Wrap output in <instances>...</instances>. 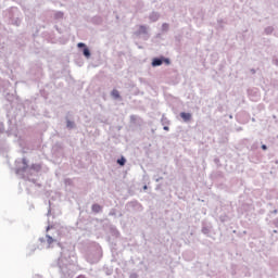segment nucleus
<instances>
[{
	"label": "nucleus",
	"instance_id": "obj_1",
	"mask_svg": "<svg viewBox=\"0 0 278 278\" xmlns=\"http://www.w3.org/2000/svg\"><path fill=\"white\" fill-rule=\"evenodd\" d=\"M163 63H164L163 59L155 58L152 60V66H162Z\"/></svg>",
	"mask_w": 278,
	"mask_h": 278
},
{
	"label": "nucleus",
	"instance_id": "obj_2",
	"mask_svg": "<svg viewBox=\"0 0 278 278\" xmlns=\"http://www.w3.org/2000/svg\"><path fill=\"white\" fill-rule=\"evenodd\" d=\"M180 116H181V118L186 122V123H188V121H190V118H192V115L190 114V113H180Z\"/></svg>",
	"mask_w": 278,
	"mask_h": 278
},
{
	"label": "nucleus",
	"instance_id": "obj_3",
	"mask_svg": "<svg viewBox=\"0 0 278 278\" xmlns=\"http://www.w3.org/2000/svg\"><path fill=\"white\" fill-rule=\"evenodd\" d=\"M102 207L99 204H93L92 205V212H94L96 214H99V212H101Z\"/></svg>",
	"mask_w": 278,
	"mask_h": 278
},
{
	"label": "nucleus",
	"instance_id": "obj_4",
	"mask_svg": "<svg viewBox=\"0 0 278 278\" xmlns=\"http://www.w3.org/2000/svg\"><path fill=\"white\" fill-rule=\"evenodd\" d=\"M112 97H114V99H121V93L118 92V90L114 89L112 91Z\"/></svg>",
	"mask_w": 278,
	"mask_h": 278
},
{
	"label": "nucleus",
	"instance_id": "obj_5",
	"mask_svg": "<svg viewBox=\"0 0 278 278\" xmlns=\"http://www.w3.org/2000/svg\"><path fill=\"white\" fill-rule=\"evenodd\" d=\"M83 53L85 58H90V50L88 48H84Z\"/></svg>",
	"mask_w": 278,
	"mask_h": 278
},
{
	"label": "nucleus",
	"instance_id": "obj_6",
	"mask_svg": "<svg viewBox=\"0 0 278 278\" xmlns=\"http://www.w3.org/2000/svg\"><path fill=\"white\" fill-rule=\"evenodd\" d=\"M139 34H147V26H139Z\"/></svg>",
	"mask_w": 278,
	"mask_h": 278
},
{
	"label": "nucleus",
	"instance_id": "obj_7",
	"mask_svg": "<svg viewBox=\"0 0 278 278\" xmlns=\"http://www.w3.org/2000/svg\"><path fill=\"white\" fill-rule=\"evenodd\" d=\"M125 162H126L125 157L117 160V164H119V166H125Z\"/></svg>",
	"mask_w": 278,
	"mask_h": 278
},
{
	"label": "nucleus",
	"instance_id": "obj_8",
	"mask_svg": "<svg viewBox=\"0 0 278 278\" xmlns=\"http://www.w3.org/2000/svg\"><path fill=\"white\" fill-rule=\"evenodd\" d=\"M47 242H48V244H53V242H54L53 237L47 236Z\"/></svg>",
	"mask_w": 278,
	"mask_h": 278
},
{
	"label": "nucleus",
	"instance_id": "obj_9",
	"mask_svg": "<svg viewBox=\"0 0 278 278\" xmlns=\"http://www.w3.org/2000/svg\"><path fill=\"white\" fill-rule=\"evenodd\" d=\"M77 47H78L79 49H81V47H86V43L79 42V43L77 45Z\"/></svg>",
	"mask_w": 278,
	"mask_h": 278
},
{
	"label": "nucleus",
	"instance_id": "obj_10",
	"mask_svg": "<svg viewBox=\"0 0 278 278\" xmlns=\"http://www.w3.org/2000/svg\"><path fill=\"white\" fill-rule=\"evenodd\" d=\"M163 62H165V64H170V60L168 59H163Z\"/></svg>",
	"mask_w": 278,
	"mask_h": 278
},
{
	"label": "nucleus",
	"instance_id": "obj_11",
	"mask_svg": "<svg viewBox=\"0 0 278 278\" xmlns=\"http://www.w3.org/2000/svg\"><path fill=\"white\" fill-rule=\"evenodd\" d=\"M67 127H73V123L67 122Z\"/></svg>",
	"mask_w": 278,
	"mask_h": 278
},
{
	"label": "nucleus",
	"instance_id": "obj_12",
	"mask_svg": "<svg viewBox=\"0 0 278 278\" xmlns=\"http://www.w3.org/2000/svg\"><path fill=\"white\" fill-rule=\"evenodd\" d=\"M262 149H263V151H266L267 147L263 144Z\"/></svg>",
	"mask_w": 278,
	"mask_h": 278
},
{
	"label": "nucleus",
	"instance_id": "obj_13",
	"mask_svg": "<svg viewBox=\"0 0 278 278\" xmlns=\"http://www.w3.org/2000/svg\"><path fill=\"white\" fill-rule=\"evenodd\" d=\"M164 129H165V131H168V126H165Z\"/></svg>",
	"mask_w": 278,
	"mask_h": 278
}]
</instances>
